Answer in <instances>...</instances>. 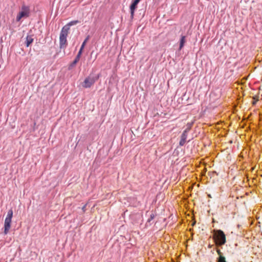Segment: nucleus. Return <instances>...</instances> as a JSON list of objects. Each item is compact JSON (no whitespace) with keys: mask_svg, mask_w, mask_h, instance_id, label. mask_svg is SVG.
Wrapping results in <instances>:
<instances>
[{"mask_svg":"<svg viewBox=\"0 0 262 262\" xmlns=\"http://www.w3.org/2000/svg\"><path fill=\"white\" fill-rule=\"evenodd\" d=\"M189 130H190V128L187 127L183 131L182 134L181 136V139L179 142L180 146H182L185 144L186 139L187 138V136H188V133L189 132Z\"/></svg>","mask_w":262,"mask_h":262,"instance_id":"39448f33","label":"nucleus"},{"mask_svg":"<svg viewBox=\"0 0 262 262\" xmlns=\"http://www.w3.org/2000/svg\"><path fill=\"white\" fill-rule=\"evenodd\" d=\"M30 10L29 7L23 5L20 11L16 17V21H20L21 18H26L30 16Z\"/></svg>","mask_w":262,"mask_h":262,"instance_id":"7ed1b4c3","label":"nucleus"},{"mask_svg":"<svg viewBox=\"0 0 262 262\" xmlns=\"http://www.w3.org/2000/svg\"><path fill=\"white\" fill-rule=\"evenodd\" d=\"M141 0H134L133 2H135V3H137V4H138V3L140 2Z\"/></svg>","mask_w":262,"mask_h":262,"instance_id":"a211bd4d","label":"nucleus"},{"mask_svg":"<svg viewBox=\"0 0 262 262\" xmlns=\"http://www.w3.org/2000/svg\"><path fill=\"white\" fill-rule=\"evenodd\" d=\"M186 42V36L182 35L180 40L179 50H181Z\"/></svg>","mask_w":262,"mask_h":262,"instance_id":"9d476101","label":"nucleus"},{"mask_svg":"<svg viewBox=\"0 0 262 262\" xmlns=\"http://www.w3.org/2000/svg\"><path fill=\"white\" fill-rule=\"evenodd\" d=\"M212 238L217 247L222 246L226 243V235L220 229H214L212 230Z\"/></svg>","mask_w":262,"mask_h":262,"instance_id":"f03ea898","label":"nucleus"},{"mask_svg":"<svg viewBox=\"0 0 262 262\" xmlns=\"http://www.w3.org/2000/svg\"><path fill=\"white\" fill-rule=\"evenodd\" d=\"M79 23V21L78 20L71 21L62 27L59 35V46L61 49H65L68 45L67 38L69 33L70 27Z\"/></svg>","mask_w":262,"mask_h":262,"instance_id":"f257e3e1","label":"nucleus"},{"mask_svg":"<svg viewBox=\"0 0 262 262\" xmlns=\"http://www.w3.org/2000/svg\"><path fill=\"white\" fill-rule=\"evenodd\" d=\"M141 0H134L133 2H135V3H137V4H138V3L140 2Z\"/></svg>","mask_w":262,"mask_h":262,"instance_id":"f3484780","label":"nucleus"},{"mask_svg":"<svg viewBox=\"0 0 262 262\" xmlns=\"http://www.w3.org/2000/svg\"><path fill=\"white\" fill-rule=\"evenodd\" d=\"M217 262H226L225 257L223 255H221L219 258L217 259Z\"/></svg>","mask_w":262,"mask_h":262,"instance_id":"4468645a","label":"nucleus"},{"mask_svg":"<svg viewBox=\"0 0 262 262\" xmlns=\"http://www.w3.org/2000/svg\"><path fill=\"white\" fill-rule=\"evenodd\" d=\"M34 39L31 35H27L25 42L26 46L28 47L33 41Z\"/></svg>","mask_w":262,"mask_h":262,"instance_id":"1a4fd4ad","label":"nucleus"},{"mask_svg":"<svg viewBox=\"0 0 262 262\" xmlns=\"http://www.w3.org/2000/svg\"><path fill=\"white\" fill-rule=\"evenodd\" d=\"M137 5L138 4L137 3L133 1L129 7L131 19H133L134 17L135 11L137 8Z\"/></svg>","mask_w":262,"mask_h":262,"instance_id":"6e6552de","label":"nucleus"},{"mask_svg":"<svg viewBox=\"0 0 262 262\" xmlns=\"http://www.w3.org/2000/svg\"><path fill=\"white\" fill-rule=\"evenodd\" d=\"M11 220L10 219H5V223H4V234H7L9 232L10 227H11Z\"/></svg>","mask_w":262,"mask_h":262,"instance_id":"0eeeda50","label":"nucleus"},{"mask_svg":"<svg viewBox=\"0 0 262 262\" xmlns=\"http://www.w3.org/2000/svg\"><path fill=\"white\" fill-rule=\"evenodd\" d=\"M141 0H134L133 2H135V3H137V4H138V3L140 2Z\"/></svg>","mask_w":262,"mask_h":262,"instance_id":"dca6fc26","label":"nucleus"},{"mask_svg":"<svg viewBox=\"0 0 262 262\" xmlns=\"http://www.w3.org/2000/svg\"><path fill=\"white\" fill-rule=\"evenodd\" d=\"M216 249H214L213 250H211V252L212 253H214V251L215 250H216Z\"/></svg>","mask_w":262,"mask_h":262,"instance_id":"412c9836","label":"nucleus"},{"mask_svg":"<svg viewBox=\"0 0 262 262\" xmlns=\"http://www.w3.org/2000/svg\"><path fill=\"white\" fill-rule=\"evenodd\" d=\"M212 246H213V245H210V244H209V245H208V248H212Z\"/></svg>","mask_w":262,"mask_h":262,"instance_id":"6ab92c4d","label":"nucleus"},{"mask_svg":"<svg viewBox=\"0 0 262 262\" xmlns=\"http://www.w3.org/2000/svg\"><path fill=\"white\" fill-rule=\"evenodd\" d=\"M216 251L217 254L219 255V257L221 256V255H222V253L220 250L216 249Z\"/></svg>","mask_w":262,"mask_h":262,"instance_id":"2eb2a0df","label":"nucleus"},{"mask_svg":"<svg viewBox=\"0 0 262 262\" xmlns=\"http://www.w3.org/2000/svg\"><path fill=\"white\" fill-rule=\"evenodd\" d=\"M13 212L12 209H9L8 211L6 219L12 220V218L13 216Z\"/></svg>","mask_w":262,"mask_h":262,"instance_id":"f8f14e48","label":"nucleus"},{"mask_svg":"<svg viewBox=\"0 0 262 262\" xmlns=\"http://www.w3.org/2000/svg\"><path fill=\"white\" fill-rule=\"evenodd\" d=\"M99 74L94 75L90 74L86 77L82 84V86L84 88H89L99 79Z\"/></svg>","mask_w":262,"mask_h":262,"instance_id":"20e7f679","label":"nucleus"},{"mask_svg":"<svg viewBox=\"0 0 262 262\" xmlns=\"http://www.w3.org/2000/svg\"><path fill=\"white\" fill-rule=\"evenodd\" d=\"M82 52L81 51H79L77 55H76L75 59L73 61V62L69 65L68 69L69 70L72 69L75 65L77 64V63L79 61V59L80 58V57L82 54Z\"/></svg>","mask_w":262,"mask_h":262,"instance_id":"423d86ee","label":"nucleus"},{"mask_svg":"<svg viewBox=\"0 0 262 262\" xmlns=\"http://www.w3.org/2000/svg\"><path fill=\"white\" fill-rule=\"evenodd\" d=\"M156 214L154 213H152L150 215L149 218L147 220L146 224L150 223V222L155 217Z\"/></svg>","mask_w":262,"mask_h":262,"instance_id":"ddd939ff","label":"nucleus"},{"mask_svg":"<svg viewBox=\"0 0 262 262\" xmlns=\"http://www.w3.org/2000/svg\"><path fill=\"white\" fill-rule=\"evenodd\" d=\"M195 224V222H194V223L192 224V226H193Z\"/></svg>","mask_w":262,"mask_h":262,"instance_id":"4be33fe9","label":"nucleus"},{"mask_svg":"<svg viewBox=\"0 0 262 262\" xmlns=\"http://www.w3.org/2000/svg\"><path fill=\"white\" fill-rule=\"evenodd\" d=\"M85 207V205H84V206L82 207V210H83V211H84Z\"/></svg>","mask_w":262,"mask_h":262,"instance_id":"aec40b11","label":"nucleus"},{"mask_svg":"<svg viewBox=\"0 0 262 262\" xmlns=\"http://www.w3.org/2000/svg\"><path fill=\"white\" fill-rule=\"evenodd\" d=\"M90 35H88L86 37V38H85V39L84 40L83 42H82V43L81 45V46L80 47L79 51H81L82 52L83 50L86 42L88 41V40L90 39Z\"/></svg>","mask_w":262,"mask_h":262,"instance_id":"9b49d317","label":"nucleus"}]
</instances>
